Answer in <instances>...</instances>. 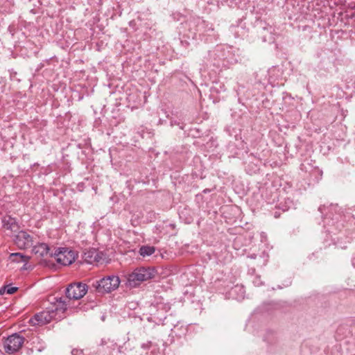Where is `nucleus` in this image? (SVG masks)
<instances>
[{"label": "nucleus", "instance_id": "obj_1", "mask_svg": "<svg viewBox=\"0 0 355 355\" xmlns=\"http://www.w3.org/2000/svg\"><path fill=\"white\" fill-rule=\"evenodd\" d=\"M156 271L153 268L141 267L136 268L128 275L127 285L130 288H135L141 282L149 280L155 276Z\"/></svg>", "mask_w": 355, "mask_h": 355}, {"label": "nucleus", "instance_id": "obj_2", "mask_svg": "<svg viewBox=\"0 0 355 355\" xmlns=\"http://www.w3.org/2000/svg\"><path fill=\"white\" fill-rule=\"evenodd\" d=\"M230 51L223 46H217L214 51L209 53V62L210 66L217 68L226 67L229 62ZM209 65V64H207Z\"/></svg>", "mask_w": 355, "mask_h": 355}, {"label": "nucleus", "instance_id": "obj_3", "mask_svg": "<svg viewBox=\"0 0 355 355\" xmlns=\"http://www.w3.org/2000/svg\"><path fill=\"white\" fill-rule=\"evenodd\" d=\"M120 279L118 276L110 275L96 281L93 286L98 293H110L118 288L120 284Z\"/></svg>", "mask_w": 355, "mask_h": 355}, {"label": "nucleus", "instance_id": "obj_4", "mask_svg": "<svg viewBox=\"0 0 355 355\" xmlns=\"http://www.w3.org/2000/svg\"><path fill=\"white\" fill-rule=\"evenodd\" d=\"M51 256L53 257L58 263L63 266H68L76 260L77 253L71 249L61 248L55 250L54 252H51Z\"/></svg>", "mask_w": 355, "mask_h": 355}, {"label": "nucleus", "instance_id": "obj_5", "mask_svg": "<svg viewBox=\"0 0 355 355\" xmlns=\"http://www.w3.org/2000/svg\"><path fill=\"white\" fill-rule=\"evenodd\" d=\"M24 343V338L19 334L9 336L4 341L3 347L6 352L13 354L19 351Z\"/></svg>", "mask_w": 355, "mask_h": 355}, {"label": "nucleus", "instance_id": "obj_6", "mask_svg": "<svg viewBox=\"0 0 355 355\" xmlns=\"http://www.w3.org/2000/svg\"><path fill=\"white\" fill-rule=\"evenodd\" d=\"M88 286L86 284L77 282L71 284L66 289L67 298L79 300L83 297L87 293Z\"/></svg>", "mask_w": 355, "mask_h": 355}, {"label": "nucleus", "instance_id": "obj_7", "mask_svg": "<svg viewBox=\"0 0 355 355\" xmlns=\"http://www.w3.org/2000/svg\"><path fill=\"white\" fill-rule=\"evenodd\" d=\"M53 319L58 320L54 312L50 307H48L46 310L35 314L29 320V322L33 326H42L49 323Z\"/></svg>", "mask_w": 355, "mask_h": 355}, {"label": "nucleus", "instance_id": "obj_8", "mask_svg": "<svg viewBox=\"0 0 355 355\" xmlns=\"http://www.w3.org/2000/svg\"><path fill=\"white\" fill-rule=\"evenodd\" d=\"M14 241L20 249H26L33 245L32 236L25 231H19L15 236Z\"/></svg>", "mask_w": 355, "mask_h": 355}, {"label": "nucleus", "instance_id": "obj_9", "mask_svg": "<svg viewBox=\"0 0 355 355\" xmlns=\"http://www.w3.org/2000/svg\"><path fill=\"white\" fill-rule=\"evenodd\" d=\"M50 308L55 314L57 319L60 320L63 317V313L67 309V304L65 300L59 298L55 299V302L51 304Z\"/></svg>", "mask_w": 355, "mask_h": 355}, {"label": "nucleus", "instance_id": "obj_10", "mask_svg": "<svg viewBox=\"0 0 355 355\" xmlns=\"http://www.w3.org/2000/svg\"><path fill=\"white\" fill-rule=\"evenodd\" d=\"M3 227L11 232H17L19 230L18 223L16 221L15 218L11 217L10 216H5L2 218Z\"/></svg>", "mask_w": 355, "mask_h": 355}, {"label": "nucleus", "instance_id": "obj_11", "mask_svg": "<svg viewBox=\"0 0 355 355\" xmlns=\"http://www.w3.org/2000/svg\"><path fill=\"white\" fill-rule=\"evenodd\" d=\"M30 343L31 345H32V349L38 352H42L46 347V345L43 340L37 335L32 336L30 340Z\"/></svg>", "mask_w": 355, "mask_h": 355}, {"label": "nucleus", "instance_id": "obj_12", "mask_svg": "<svg viewBox=\"0 0 355 355\" xmlns=\"http://www.w3.org/2000/svg\"><path fill=\"white\" fill-rule=\"evenodd\" d=\"M33 252L35 254H38L40 257H44L50 254V248L49 245L44 243H38L35 245H33Z\"/></svg>", "mask_w": 355, "mask_h": 355}, {"label": "nucleus", "instance_id": "obj_13", "mask_svg": "<svg viewBox=\"0 0 355 355\" xmlns=\"http://www.w3.org/2000/svg\"><path fill=\"white\" fill-rule=\"evenodd\" d=\"M282 71L277 67H272L268 71V81L270 84L273 85L275 81L281 76Z\"/></svg>", "mask_w": 355, "mask_h": 355}, {"label": "nucleus", "instance_id": "obj_14", "mask_svg": "<svg viewBox=\"0 0 355 355\" xmlns=\"http://www.w3.org/2000/svg\"><path fill=\"white\" fill-rule=\"evenodd\" d=\"M230 294L232 295L233 297H235L236 300H240L244 298L245 289L243 286L241 285H236L231 289Z\"/></svg>", "mask_w": 355, "mask_h": 355}, {"label": "nucleus", "instance_id": "obj_15", "mask_svg": "<svg viewBox=\"0 0 355 355\" xmlns=\"http://www.w3.org/2000/svg\"><path fill=\"white\" fill-rule=\"evenodd\" d=\"M155 252V248L150 245H142L139 248V254L143 257H149Z\"/></svg>", "mask_w": 355, "mask_h": 355}, {"label": "nucleus", "instance_id": "obj_16", "mask_svg": "<svg viewBox=\"0 0 355 355\" xmlns=\"http://www.w3.org/2000/svg\"><path fill=\"white\" fill-rule=\"evenodd\" d=\"M9 259L12 262H17V263H26L28 261L27 257L24 256L21 253H12L10 254L9 257Z\"/></svg>", "mask_w": 355, "mask_h": 355}, {"label": "nucleus", "instance_id": "obj_17", "mask_svg": "<svg viewBox=\"0 0 355 355\" xmlns=\"http://www.w3.org/2000/svg\"><path fill=\"white\" fill-rule=\"evenodd\" d=\"M226 90L224 84L216 83L214 85L211 87V93L213 95L214 93L219 94Z\"/></svg>", "mask_w": 355, "mask_h": 355}, {"label": "nucleus", "instance_id": "obj_18", "mask_svg": "<svg viewBox=\"0 0 355 355\" xmlns=\"http://www.w3.org/2000/svg\"><path fill=\"white\" fill-rule=\"evenodd\" d=\"M17 290V287L12 286V285H7L0 288V294L3 295L4 293H7L10 295L15 293Z\"/></svg>", "mask_w": 355, "mask_h": 355}, {"label": "nucleus", "instance_id": "obj_19", "mask_svg": "<svg viewBox=\"0 0 355 355\" xmlns=\"http://www.w3.org/2000/svg\"><path fill=\"white\" fill-rule=\"evenodd\" d=\"M334 220L333 218H330V216H325L324 218V225H328L330 226L331 225L334 224Z\"/></svg>", "mask_w": 355, "mask_h": 355}, {"label": "nucleus", "instance_id": "obj_20", "mask_svg": "<svg viewBox=\"0 0 355 355\" xmlns=\"http://www.w3.org/2000/svg\"><path fill=\"white\" fill-rule=\"evenodd\" d=\"M72 355H84L83 352L81 349H74L71 351Z\"/></svg>", "mask_w": 355, "mask_h": 355}, {"label": "nucleus", "instance_id": "obj_21", "mask_svg": "<svg viewBox=\"0 0 355 355\" xmlns=\"http://www.w3.org/2000/svg\"><path fill=\"white\" fill-rule=\"evenodd\" d=\"M253 284L256 286H259L262 284V282H261V279H260V277H256L254 278V279L253 280Z\"/></svg>", "mask_w": 355, "mask_h": 355}, {"label": "nucleus", "instance_id": "obj_22", "mask_svg": "<svg viewBox=\"0 0 355 355\" xmlns=\"http://www.w3.org/2000/svg\"><path fill=\"white\" fill-rule=\"evenodd\" d=\"M197 20H198V31L200 28V26H202L204 25L205 21H203L202 19H201L200 18H198Z\"/></svg>", "mask_w": 355, "mask_h": 355}, {"label": "nucleus", "instance_id": "obj_23", "mask_svg": "<svg viewBox=\"0 0 355 355\" xmlns=\"http://www.w3.org/2000/svg\"><path fill=\"white\" fill-rule=\"evenodd\" d=\"M141 347L144 348V349H148L149 348V343H144L141 345Z\"/></svg>", "mask_w": 355, "mask_h": 355}, {"label": "nucleus", "instance_id": "obj_24", "mask_svg": "<svg viewBox=\"0 0 355 355\" xmlns=\"http://www.w3.org/2000/svg\"><path fill=\"white\" fill-rule=\"evenodd\" d=\"M324 209H325V207H324H324H319V211H320L322 214L323 213Z\"/></svg>", "mask_w": 355, "mask_h": 355}, {"label": "nucleus", "instance_id": "obj_25", "mask_svg": "<svg viewBox=\"0 0 355 355\" xmlns=\"http://www.w3.org/2000/svg\"><path fill=\"white\" fill-rule=\"evenodd\" d=\"M249 257H250V258H251V259H256V258H257V255H256V254H250V255L249 256Z\"/></svg>", "mask_w": 355, "mask_h": 355}, {"label": "nucleus", "instance_id": "obj_26", "mask_svg": "<svg viewBox=\"0 0 355 355\" xmlns=\"http://www.w3.org/2000/svg\"><path fill=\"white\" fill-rule=\"evenodd\" d=\"M352 265L355 267V257H354L352 260Z\"/></svg>", "mask_w": 355, "mask_h": 355}, {"label": "nucleus", "instance_id": "obj_27", "mask_svg": "<svg viewBox=\"0 0 355 355\" xmlns=\"http://www.w3.org/2000/svg\"><path fill=\"white\" fill-rule=\"evenodd\" d=\"M236 28L234 26H232V31H234L235 33L237 32L236 30H234Z\"/></svg>", "mask_w": 355, "mask_h": 355}, {"label": "nucleus", "instance_id": "obj_28", "mask_svg": "<svg viewBox=\"0 0 355 355\" xmlns=\"http://www.w3.org/2000/svg\"><path fill=\"white\" fill-rule=\"evenodd\" d=\"M336 209V207L335 206H331V209Z\"/></svg>", "mask_w": 355, "mask_h": 355}, {"label": "nucleus", "instance_id": "obj_29", "mask_svg": "<svg viewBox=\"0 0 355 355\" xmlns=\"http://www.w3.org/2000/svg\"><path fill=\"white\" fill-rule=\"evenodd\" d=\"M266 261H267V260L264 259L263 262V264H265Z\"/></svg>", "mask_w": 355, "mask_h": 355}, {"label": "nucleus", "instance_id": "obj_30", "mask_svg": "<svg viewBox=\"0 0 355 355\" xmlns=\"http://www.w3.org/2000/svg\"><path fill=\"white\" fill-rule=\"evenodd\" d=\"M0 355H4L1 350H0Z\"/></svg>", "mask_w": 355, "mask_h": 355}, {"label": "nucleus", "instance_id": "obj_31", "mask_svg": "<svg viewBox=\"0 0 355 355\" xmlns=\"http://www.w3.org/2000/svg\"><path fill=\"white\" fill-rule=\"evenodd\" d=\"M319 173H320V175H322V171H319Z\"/></svg>", "mask_w": 355, "mask_h": 355}, {"label": "nucleus", "instance_id": "obj_32", "mask_svg": "<svg viewBox=\"0 0 355 355\" xmlns=\"http://www.w3.org/2000/svg\"><path fill=\"white\" fill-rule=\"evenodd\" d=\"M288 209H290V207H288V208L284 209V210L285 211V210Z\"/></svg>", "mask_w": 355, "mask_h": 355}]
</instances>
